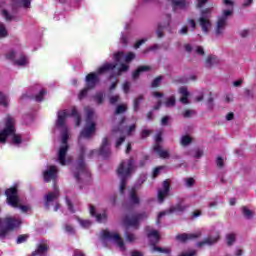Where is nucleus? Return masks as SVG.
<instances>
[{
	"label": "nucleus",
	"mask_w": 256,
	"mask_h": 256,
	"mask_svg": "<svg viewBox=\"0 0 256 256\" xmlns=\"http://www.w3.org/2000/svg\"><path fill=\"white\" fill-rule=\"evenodd\" d=\"M110 143H109V138L108 137H104L102 139V143L100 145V148L98 150V155H100V157H102L103 159H109L111 157V147H110Z\"/></svg>",
	"instance_id": "12"
},
{
	"label": "nucleus",
	"mask_w": 256,
	"mask_h": 256,
	"mask_svg": "<svg viewBox=\"0 0 256 256\" xmlns=\"http://www.w3.org/2000/svg\"><path fill=\"white\" fill-rule=\"evenodd\" d=\"M57 199H59V190L48 192L45 199V208L49 210V203H52V201H57Z\"/></svg>",
	"instance_id": "22"
},
{
	"label": "nucleus",
	"mask_w": 256,
	"mask_h": 256,
	"mask_svg": "<svg viewBox=\"0 0 256 256\" xmlns=\"http://www.w3.org/2000/svg\"><path fill=\"white\" fill-rule=\"evenodd\" d=\"M73 175L77 183H84V185L91 183V172L85 163V146L80 147V154L75 163Z\"/></svg>",
	"instance_id": "1"
},
{
	"label": "nucleus",
	"mask_w": 256,
	"mask_h": 256,
	"mask_svg": "<svg viewBox=\"0 0 256 256\" xmlns=\"http://www.w3.org/2000/svg\"><path fill=\"white\" fill-rule=\"evenodd\" d=\"M126 240L129 241V243H133L135 241V235L129 232L125 233Z\"/></svg>",
	"instance_id": "56"
},
{
	"label": "nucleus",
	"mask_w": 256,
	"mask_h": 256,
	"mask_svg": "<svg viewBox=\"0 0 256 256\" xmlns=\"http://www.w3.org/2000/svg\"><path fill=\"white\" fill-rule=\"evenodd\" d=\"M89 212L91 217H95L97 223H103V221H107V213L104 212L102 214H97V208L94 205H89Z\"/></svg>",
	"instance_id": "17"
},
{
	"label": "nucleus",
	"mask_w": 256,
	"mask_h": 256,
	"mask_svg": "<svg viewBox=\"0 0 256 256\" xmlns=\"http://www.w3.org/2000/svg\"><path fill=\"white\" fill-rule=\"evenodd\" d=\"M119 102V95H114L109 98V103L111 105H115V103Z\"/></svg>",
	"instance_id": "59"
},
{
	"label": "nucleus",
	"mask_w": 256,
	"mask_h": 256,
	"mask_svg": "<svg viewBox=\"0 0 256 256\" xmlns=\"http://www.w3.org/2000/svg\"><path fill=\"white\" fill-rule=\"evenodd\" d=\"M147 217H148L147 212L135 213L132 216L129 214H126L122 219V223L127 228L133 227V229H139V225L141 224V221H145Z\"/></svg>",
	"instance_id": "5"
},
{
	"label": "nucleus",
	"mask_w": 256,
	"mask_h": 256,
	"mask_svg": "<svg viewBox=\"0 0 256 256\" xmlns=\"http://www.w3.org/2000/svg\"><path fill=\"white\" fill-rule=\"evenodd\" d=\"M185 209H187V206H183L181 203H177L174 206H171L168 211H162L159 212L158 214V218H157V225H159L161 223V218L165 217V215L167 214H171V213H183V211H185Z\"/></svg>",
	"instance_id": "11"
},
{
	"label": "nucleus",
	"mask_w": 256,
	"mask_h": 256,
	"mask_svg": "<svg viewBox=\"0 0 256 256\" xmlns=\"http://www.w3.org/2000/svg\"><path fill=\"white\" fill-rule=\"evenodd\" d=\"M128 200L131 205H140L141 199L137 195V188L132 187L128 194Z\"/></svg>",
	"instance_id": "19"
},
{
	"label": "nucleus",
	"mask_w": 256,
	"mask_h": 256,
	"mask_svg": "<svg viewBox=\"0 0 256 256\" xmlns=\"http://www.w3.org/2000/svg\"><path fill=\"white\" fill-rule=\"evenodd\" d=\"M16 131L15 118L7 116L4 129L0 130V143L5 145V143H7V138L11 137V135H15Z\"/></svg>",
	"instance_id": "6"
},
{
	"label": "nucleus",
	"mask_w": 256,
	"mask_h": 256,
	"mask_svg": "<svg viewBox=\"0 0 256 256\" xmlns=\"http://www.w3.org/2000/svg\"><path fill=\"white\" fill-rule=\"evenodd\" d=\"M125 71H129V65L121 64L118 69V73H125Z\"/></svg>",
	"instance_id": "61"
},
{
	"label": "nucleus",
	"mask_w": 256,
	"mask_h": 256,
	"mask_svg": "<svg viewBox=\"0 0 256 256\" xmlns=\"http://www.w3.org/2000/svg\"><path fill=\"white\" fill-rule=\"evenodd\" d=\"M242 215L245 217V219H253V211L249 210L247 206L242 207Z\"/></svg>",
	"instance_id": "35"
},
{
	"label": "nucleus",
	"mask_w": 256,
	"mask_h": 256,
	"mask_svg": "<svg viewBox=\"0 0 256 256\" xmlns=\"http://www.w3.org/2000/svg\"><path fill=\"white\" fill-rule=\"evenodd\" d=\"M219 241V237H208L197 243V247H205V245H215Z\"/></svg>",
	"instance_id": "27"
},
{
	"label": "nucleus",
	"mask_w": 256,
	"mask_h": 256,
	"mask_svg": "<svg viewBox=\"0 0 256 256\" xmlns=\"http://www.w3.org/2000/svg\"><path fill=\"white\" fill-rule=\"evenodd\" d=\"M45 95H47V91H45V89L40 90V92L35 96V101H37L38 103H41Z\"/></svg>",
	"instance_id": "45"
},
{
	"label": "nucleus",
	"mask_w": 256,
	"mask_h": 256,
	"mask_svg": "<svg viewBox=\"0 0 256 256\" xmlns=\"http://www.w3.org/2000/svg\"><path fill=\"white\" fill-rule=\"evenodd\" d=\"M161 81H163V76H157L151 84V87H159V85H161Z\"/></svg>",
	"instance_id": "50"
},
{
	"label": "nucleus",
	"mask_w": 256,
	"mask_h": 256,
	"mask_svg": "<svg viewBox=\"0 0 256 256\" xmlns=\"http://www.w3.org/2000/svg\"><path fill=\"white\" fill-rule=\"evenodd\" d=\"M65 231L66 233H69V235H75V228L69 224L65 225Z\"/></svg>",
	"instance_id": "54"
},
{
	"label": "nucleus",
	"mask_w": 256,
	"mask_h": 256,
	"mask_svg": "<svg viewBox=\"0 0 256 256\" xmlns=\"http://www.w3.org/2000/svg\"><path fill=\"white\" fill-rule=\"evenodd\" d=\"M97 131V124L95 122L86 123L85 127L80 132V137L84 139H91Z\"/></svg>",
	"instance_id": "14"
},
{
	"label": "nucleus",
	"mask_w": 256,
	"mask_h": 256,
	"mask_svg": "<svg viewBox=\"0 0 256 256\" xmlns=\"http://www.w3.org/2000/svg\"><path fill=\"white\" fill-rule=\"evenodd\" d=\"M164 191H171V182H169V180H165L163 182V189Z\"/></svg>",
	"instance_id": "58"
},
{
	"label": "nucleus",
	"mask_w": 256,
	"mask_h": 256,
	"mask_svg": "<svg viewBox=\"0 0 256 256\" xmlns=\"http://www.w3.org/2000/svg\"><path fill=\"white\" fill-rule=\"evenodd\" d=\"M193 113H195V111L187 109L183 112V118L189 119L191 118V115H193Z\"/></svg>",
	"instance_id": "57"
},
{
	"label": "nucleus",
	"mask_w": 256,
	"mask_h": 256,
	"mask_svg": "<svg viewBox=\"0 0 256 256\" xmlns=\"http://www.w3.org/2000/svg\"><path fill=\"white\" fill-rule=\"evenodd\" d=\"M89 91H91V88H89L88 86H86L84 89H82L80 91V93L78 94V99L81 101L82 99H85V97H87Z\"/></svg>",
	"instance_id": "43"
},
{
	"label": "nucleus",
	"mask_w": 256,
	"mask_h": 256,
	"mask_svg": "<svg viewBox=\"0 0 256 256\" xmlns=\"http://www.w3.org/2000/svg\"><path fill=\"white\" fill-rule=\"evenodd\" d=\"M0 105L1 107H9V96L5 95L3 92L0 91Z\"/></svg>",
	"instance_id": "32"
},
{
	"label": "nucleus",
	"mask_w": 256,
	"mask_h": 256,
	"mask_svg": "<svg viewBox=\"0 0 256 256\" xmlns=\"http://www.w3.org/2000/svg\"><path fill=\"white\" fill-rule=\"evenodd\" d=\"M29 239V234H21L17 237L16 243L17 245H21V243H27Z\"/></svg>",
	"instance_id": "42"
},
{
	"label": "nucleus",
	"mask_w": 256,
	"mask_h": 256,
	"mask_svg": "<svg viewBox=\"0 0 256 256\" xmlns=\"http://www.w3.org/2000/svg\"><path fill=\"white\" fill-rule=\"evenodd\" d=\"M143 99H145L143 94H140L137 98L134 99V101H133V110L135 112L139 111V107H140L141 101H143Z\"/></svg>",
	"instance_id": "31"
},
{
	"label": "nucleus",
	"mask_w": 256,
	"mask_h": 256,
	"mask_svg": "<svg viewBox=\"0 0 256 256\" xmlns=\"http://www.w3.org/2000/svg\"><path fill=\"white\" fill-rule=\"evenodd\" d=\"M211 8H205L202 9L200 12V17L198 19L199 26L201 27V30L205 35L209 33V30L211 29Z\"/></svg>",
	"instance_id": "7"
},
{
	"label": "nucleus",
	"mask_w": 256,
	"mask_h": 256,
	"mask_svg": "<svg viewBox=\"0 0 256 256\" xmlns=\"http://www.w3.org/2000/svg\"><path fill=\"white\" fill-rule=\"evenodd\" d=\"M135 169V160L133 157L129 158L128 160H123L120 165L118 166L116 172L121 180L120 182V193L123 195L125 193V189L127 188V178L131 177Z\"/></svg>",
	"instance_id": "2"
},
{
	"label": "nucleus",
	"mask_w": 256,
	"mask_h": 256,
	"mask_svg": "<svg viewBox=\"0 0 256 256\" xmlns=\"http://www.w3.org/2000/svg\"><path fill=\"white\" fill-rule=\"evenodd\" d=\"M47 251H49V246L47 244H39L37 249L33 251L31 255H44V253H47Z\"/></svg>",
	"instance_id": "28"
},
{
	"label": "nucleus",
	"mask_w": 256,
	"mask_h": 256,
	"mask_svg": "<svg viewBox=\"0 0 256 256\" xmlns=\"http://www.w3.org/2000/svg\"><path fill=\"white\" fill-rule=\"evenodd\" d=\"M1 15L5 19V21H12L13 19H15V16H13L11 13H9V11H7V9H3L1 11Z\"/></svg>",
	"instance_id": "40"
},
{
	"label": "nucleus",
	"mask_w": 256,
	"mask_h": 256,
	"mask_svg": "<svg viewBox=\"0 0 256 256\" xmlns=\"http://www.w3.org/2000/svg\"><path fill=\"white\" fill-rule=\"evenodd\" d=\"M171 1L173 9H185L187 7V1L186 0H168Z\"/></svg>",
	"instance_id": "30"
},
{
	"label": "nucleus",
	"mask_w": 256,
	"mask_h": 256,
	"mask_svg": "<svg viewBox=\"0 0 256 256\" xmlns=\"http://www.w3.org/2000/svg\"><path fill=\"white\" fill-rule=\"evenodd\" d=\"M59 170L57 166L51 165L47 170L43 172V179L45 183H51V181H57V175Z\"/></svg>",
	"instance_id": "13"
},
{
	"label": "nucleus",
	"mask_w": 256,
	"mask_h": 256,
	"mask_svg": "<svg viewBox=\"0 0 256 256\" xmlns=\"http://www.w3.org/2000/svg\"><path fill=\"white\" fill-rule=\"evenodd\" d=\"M186 185L188 187H193V185H195V179L193 177L187 178L186 179Z\"/></svg>",
	"instance_id": "64"
},
{
	"label": "nucleus",
	"mask_w": 256,
	"mask_h": 256,
	"mask_svg": "<svg viewBox=\"0 0 256 256\" xmlns=\"http://www.w3.org/2000/svg\"><path fill=\"white\" fill-rule=\"evenodd\" d=\"M199 237H201V232L190 234L182 233L176 236V240L180 241V243H187V241H195V239H199Z\"/></svg>",
	"instance_id": "16"
},
{
	"label": "nucleus",
	"mask_w": 256,
	"mask_h": 256,
	"mask_svg": "<svg viewBox=\"0 0 256 256\" xmlns=\"http://www.w3.org/2000/svg\"><path fill=\"white\" fill-rule=\"evenodd\" d=\"M5 37H9V32L7 31V27L3 22H0V39H5Z\"/></svg>",
	"instance_id": "34"
},
{
	"label": "nucleus",
	"mask_w": 256,
	"mask_h": 256,
	"mask_svg": "<svg viewBox=\"0 0 256 256\" xmlns=\"http://www.w3.org/2000/svg\"><path fill=\"white\" fill-rule=\"evenodd\" d=\"M163 169V166H159V167H156L154 170H153V174H152V177L153 179H155L156 177L159 176V173H161V170Z\"/></svg>",
	"instance_id": "55"
},
{
	"label": "nucleus",
	"mask_w": 256,
	"mask_h": 256,
	"mask_svg": "<svg viewBox=\"0 0 256 256\" xmlns=\"http://www.w3.org/2000/svg\"><path fill=\"white\" fill-rule=\"evenodd\" d=\"M233 15V9L231 10H223L222 16L218 17L215 28L216 37H221L223 33H225V27H227V19Z\"/></svg>",
	"instance_id": "8"
},
{
	"label": "nucleus",
	"mask_w": 256,
	"mask_h": 256,
	"mask_svg": "<svg viewBox=\"0 0 256 256\" xmlns=\"http://www.w3.org/2000/svg\"><path fill=\"white\" fill-rule=\"evenodd\" d=\"M102 239H107L108 241H114L116 245H118L119 248L122 249V251H125V242L123 241V238H121V235L113 232H109L108 230L102 231Z\"/></svg>",
	"instance_id": "10"
},
{
	"label": "nucleus",
	"mask_w": 256,
	"mask_h": 256,
	"mask_svg": "<svg viewBox=\"0 0 256 256\" xmlns=\"http://www.w3.org/2000/svg\"><path fill=\"white\" fill-rule=\"evenodd\" d=\"M123 143H125V136H122L117 139L115 147L117 149H119V147H121V145H123Z\"/></svg>",
	"instance_id": "60"
},
{
	"label": "nucleus",
	"mask_w": 256,
	"mask_h": 256,
	"mask_svg": "<svg viewBox=\"0 0 256 256\" xmlns=\"http://www.w3.org/2000/svg\"><path fill=\"white\" fill-rule=\"evenodd\" d=\"M100 81L101 79H99L97 72H91L85 78L86 87H88V89H95Z\"/></svg>",
	"instance_id": "15"
},
{
	"label": "nucleus",
	"mask_w": 256,
	"mask_h": 256,
	"mask_svg": "<svg viewBox=\"0 0 256 256\" xmlns=\"http://www.w3.org/2000/svg\"><path fill=\"white\" fill-rule=\"evenodd\" d=\"M212 94H211V92H210V96H209V98L207 99V105H208V109H213V101H214V99H213V96H211Z\"/></svg>",
	"instance_id": "62"
},
{
	"label": "nucleus",
	"mask_w": 256,
	"mask_h": 256,
	"mask_svg": "<svg viewBox=\"0 0 256 256\" xmlns=\"http://www.w3.org/2000/svg\"><path fill=\"white\" fill-rule=\"evenodd\" d=\"M69 151V145H62L58 151V163L60 165H67V153Z\"/></svg>",
	"instance_id": "18"
},
{
	"label": "nucleus",
	"mask_w": 256,
	"mask_h": 256,
	"mask_svg": "<svg viewBox=\"0 0 256 256\" xmlns=\"http://www.w3.org/2000/svg\"><path fill=\"white\" fill-rule=\"evenodd\" d=\"M167 22L164 25L158 24L157 30H156V34L158 39H161L162 37H164V33H163V29H166V27H169L171 25V14H167Z\"/></svg>",
	"instance_id": "21"
},
{
	"label": "nucleus",
	"mask_w": 256,
	"mask_h": 256,
	"mask_svg": "<svg viewBox=\"0 0 256 256\" xmlns=\"http://www.w3.org/2000/svg\"><path fill=\"white\" fill-rule=\"evenodd\" d=\"M11 137L12 143H14V145H21V143H23V138L21 137V134H16L14 132V134H12Z\"/></svg>",
	"instance_id": "38"
},
{
	"label": "nucleus",
	"mask_w": 256,
	"mask_h": 256,
	"mask_svg": "<svg viewBox=\"0 0 256 256\" xmlns=\"http://www.w3.org/2000/svg\"><path fill=\"white\" fill-rule=\"evenodd\" d=\"M127 111V106L120 104L116 107L115 115H121V113H125Z\"/></svg>",
	"instance_id": "48"
},
{
	"label": "nucleus",
	"mask_w": 256,
	"mask_h": 256,
	"mask_svg": "<svg viewBox=\"0 0 256 256\" xmlns=\"http://www.w3.org/2000/svg\"><path fill=\"white\" fill-rule=\"evenodd\" d=\"M179 93L182 95L180 101L183 103V105H189V90H187V87H181L179 89Z\"/></svg>",
	"instance_id": "26"
},
{
	"label": "nucleus",
	"mask_w": 256,
	"mask_h": 256,
	"mask_svg": "<svg viewBox=\"0 0 256 256\" xmlns=\"http://www.w3.org/2000/svg\"><path fill=\"white\" fill-rule=\"evenodd\" d=\"M15 65H18L19 67H25V65H27L28 61H27V56L25 55H21L20 58L18 60H15Z\"/></svg>",
	"instance_id": "36"
},
{
	"label": "nucleus",
	"mask_w": 256,
	"mask_h": 256,
	"mask_svg": "<svg viewBox=\"0 0 256 256\" xmlns=\"http://www.w3.org/2000/svg\"><path fill=\"white\" fill-rule=\"evenodd\" d=\"M80 225L82 227H84V229H89V227H91V225H93V222H91V220H81L78 219Z\"/></svg>",
	"instance_id": "47"
},
{
	"label": "nucleus",
	"mask_w": 256,
	"mask_h": 256,
	"mask_svg": "<svg viewBox=\"0 0 256 256\" xmlns=\"http://www.w3.org/2000/svg\"><path fill=\"white\" fill-rule=\"evenodd\" d=\"M151 135V130H142L141 132V139H147Z\"/></svg>",
	"instance_id": "63"
},
{
	"label": "nucleus",
	"mask_w": 256,
	"mask_h": 256,
	"mask_svg": "<svg viewBox=\"0 0 256 256\" xmlns=\"http://www.w3.org/2000/svg\"><path fill=\"white\" fill-rule=\"evenodd\" d=\"M133 59H135V53L133 52H128L125 56V62L126 63H131V61H133Z\"/></svg>",
	"instance_id": "52"
},
{
	"label": "nucleus",
	"mask_w": 256,
	"mask_h": 256,
	"mask_svg": "<svg viewBox=\"0 0 256 256\" xmlns=\"http://www.w3.org/2000/svg\"><path fill=\"white\" fill-rule=\"evenodd\" d=\"M175 103H176L175 96H170L165 101V106L166 107H175Z\"/></svg>",
	"instance_id": "46"
},
{
	"label": "nucleus",
	"mask_w": 256,
	"mask_h": 256,
	"mask_svg": "<svg viewBox=\"0 0 256 256\" xmlns=\"http://www.w3.org/2000/svg\"><path fill=\"white\" fill-rule=\"evenodd\" d=\"M94 115H95V112L92 109L87 110L86 123H94L93 122Z\"/></svg>",
	"instance_id": "49"
},
{
	"label": "nucleus",
	"mask_w": 256,
	"mask_h": 256,
	"mask_svg": "<svg viewBox=\"0 0 256 256\" xmlns=\"http://www.w3.org/2000/svg\"><path fill=\"white\" fill-rule=\"evenodd\" d=\"M69 117V114H67L66 110L59 111L58 112V118L56 121L57 127H63L65 125V121H67V118Z\"/></svg>",
	"instance_id": "24"
},
{
	"label": "nucleus",
	"mask_w": 256,
	"mask_h": 256,
	"mask_svg": "<svg viewBox=\"0 0 256 256\" xmlns=\"http://www.w3.org/2000/svg\"><path fill=\"white\" fill-rule=\"evenodd\" d=\"M148 239H150V245L153 247V251H157L158 253H171V250L167 248H161L157 246V243L161 241V235H159V231L157 230H150L147 234Z\"/></svg>",
	"instance_id": "9"
},
{
	"label": "nucleus",
	"mask_w": 256,
	"mask_h": 256,
	"mask_svg": "<svg viewBox=\"0 0 256 256\" xmlns=\"http://www.w3.org/2000/svg\"><path fill=\"white\" fill-rule=\"evenodd\" d=\"M154 151L157 153V155H159L160 159H169V151L163 150L161 144H155Z\"/></svg>",
	"instance_id": "23"
},
{
	"label": "nucleus",
	"mask_w": 256,
	"mask_h": 256,
	"mask_svg": "<svg viewBox=\"0 0 256 256\" xmlns=\"http://www.w3.org/2000/svg\"><path fill=\"white\" fill-rule=\"evenodd\" d=\"M6 203L13 209H21L22 213L29 211V206L22 205L19 200V186L17 184L7 188L4 192Z\"/></svg>",
	"instance_id": "4"
},
{
	"label": "nucleus",
	"mask_w": 256,
	"mask_h": 256,
	"mask_svg": "<svg viewBox=\"0 0 256 256\" xmlns=\"http://www.w3.org/2000/svg\"><path fill=\"white\" fill-rule=\"evenodd\" d=\"M93 99L94 101H96L98 105H103V101H104L103 92H97L96 95L93 96Z\"/></svg>",
	"instance_id": "41"
},
{
	"label": "nucleus",
	"mask_w": 256,
	"mask_h": 256,
	"mask_svg": "<svg viewBox=\"0 0 256 256\" xmlns=\"http://www.w3.org/2000/svg\"><path fill=\"white\" fill-rule=\"evenodd\" d=\"M15 3H17V5H22L24 9H29V7H31V0H15Z\"/></svg>",
	"instance_id": "44"
},
{
	"label": "nucleus",
	"mask_w": 256,
	"mask_h": 256,
	"mask_svg": "<svg viewBox=\"0 0 256 256\" xmlns=\"http://www.w3.org/2000/svg\"><path fill=\"white\" fill-rule=\"evenodd\" d=\"M117 67V64L115 63H105L101 67L98 68L96 73L98 75H105V73H109V71H113Z\"/></svg>",
	"instance_id": "20"
},
{
	"label": "nucleus",
	"mask_w": 256,
	"mask_h": 256,
	"mask_svg": "<svg viewBox=\"0 0 256 256\" xmlns=\"http://www.w3.org/2000/svg\"><path fill=\"white\" fill-rule=\"evenodd\" d=\"M65 200H66V204H67V207H68V210L70 211V213H75V206H73V202H71L69 200V197H65Z\"/></svg>",
	"instance_id": "51"
},
{
	"label": "nucleus",
	"mask_w": 256,
	"mask_h": 256,
	"mask_svg": "<svg viewBox=\"0 0 256 256\" xmlns=\"http://www.w3.org/2000/svg\"><path fill=\"white\" fill-rule=\"evenodd\" d=\"M147 71H151V66L147 65H142L139 66L133 73H132V78L133 79H139L142 73H145Z\"/></svg>",
	"instance_id": "25"
},
{
	"label": "nucleus",
	"mask_w": 256,
	"mask_h": 256,
	"mask_svg": "<svg viewBox=\"0 0 256 256\" xmlns=\"http://www.w3.org/2000/svg\"><path fill=\"white\" fill-rule=\"evenodd\" d=\"M191 143H193V138H191V136L189 135L182 136L181 145L183 147H187V145H191Z\"/></svg>",
	"instance_id": "37"
},
{
	"label": "nucleus",
	"mask_w": 256,
	"mask_h": 256,
	"mask_svg": "<svg viewBox=\"0 0 256 256\" xmlns=\"http://www.w3.org/2000/svg\"><path fill=\"white\" fill-rule=\"evenodd\" d=\"M207 3H209V0H197L196 7L198 9H203V7H205V5H207Z\"/></svg>",
	"instance_id": "53"
},
{
	"label": "nucleus",
	"mask_w": 256,
	"mask_h": 256,
	"mask_svg": "<svg viewBox=\"0 0 256 256\" xmlns=\"http://www.w3.org/2000/svg\"><path fill=\"white\" fill-rule=\"evenodd\" d=\"M23 220L15 216L0 218V239H5L9 233L21 229Z\"/></svg>",
	"instance_id": "3"
},
{
	"label": "nucleus",
	"mask_w": 256,
	"mask_h": 256,
	"mask_svg": "<svg viewBox=\"0 0 256 256\" xmlns=\"http://www.w3.org/2000/svg\"><path fill=\"white\" fill-rule=\"evenodd\" d=\"M235 241H237V235H235V233H230L226 235V243L228 247H231L233 243H235Z\"/></svg>",
	"instance_id": "33"
},
{
	"label": "nucleus",
	"mask_w": 256,
	"mask_h": 256,
	"mask_svg": "<svg viewBox=\"0 0 256 256\" xmlns=\"http://www.w3.org/2000/svg\"><path fill=\"white\" fill-rule=\"evenodd\" d=\"M217 63H219V60H217V57L214 55H209L206 58L205 67H207L209 69V68L213 67V65H217Z\"/></svg>",
	"instance_id": "29"
},
{
	"label": "nucleus",
	"mask_w": 256,
	"mask_h": 256,
	"mask_svg": "<svg viewBox=\"0 0 256 256\" xmlns=\"http://www.w3.org/2000/svg\"><path fill=\"white\" fill-rule=\"evenodd\" d=\"M169 195V191L167 190H159L158 191V202L163 203L165 201V197Z\"/></svg>",
	"instance_id": "39"
}]
</instances>
